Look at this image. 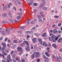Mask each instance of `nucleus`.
I'll use <instances>...</instances> for the list:
<instances>
[{
  "instance_id": "1",
  "label": "nucleus",
  "mask_w": 62,
  "mask_h": 62,
  "mask_svg": "<svg viewBox=\"0 0 62 62\" xmlns=\"http://www.w3.org/2000/svg\"><path fill=\"white\" fill-rule=\"evenodd\" d=\"M35 57H39L40 56V53H39L37 52L35 53Z\"/></svg>"
},
{
  "instance_id": "2",
  "label": "nucleus",
  "mask_w": 62,
  "mask_h": 62,
  "mask_svg": "<svg viewBox=\"0 0 62 62\" xmlns=\"http://www.w3.org/2000/svg\"><path fill=\"white\" fill-rule=\"evenodd\" d=\"M35 53H36V52H34V53L32 54V55L31 56V58L32 59H33L34 58V57H35Z\"/></svg>"
},
{
  "instance_id": "3",
  "label": "nucleus",
  "mask_w": 62,
  "mask_h": 62,
  "mask_svg": "<svg viewBox=\"0 0 62 62\" xmlns=\"http://www.w3.org/2000/svg\"><path fill=\"white\" fill-rule=\"evenodd\" d=\"M25 49L28 52L30 51V47H29V46H27L25 48Z\"/></svg>"
},
{
  "instance_id": "4",
  "label": "nucleus",
  "mask_w": 62,
  "mask_h": 62,
  "mask_svg": "<svg viewBox=\"0 0 62 62\" xmlns=\"http://www.w3.org/2000/svg\"><path fill=\"white\" fill-rule=\"evenodd\" d=\"M24 43H26V45H27V46H29V44L28 43V41H24Z\"/></svg>"
},
{
  "instance_id": "5",
  "label": "nucleus",
  "mask_w": 62,
  "mask_h": 62,
  "mask_svg": "<svg viewBox=\"0 0 62 62\" xmlns=\"http://www.w3.org/2000/svg\"><path fill=\"white\" fill-rule=\"evenodd\" d=\"M58 37H57L55 39V40L54 39H53V40H52L53 42H55L56 40L58 39Z\"/></svg>"
},
{
  "instance_id": "6",
  "label": "nucleus",
  "mask_w": 62,
  "mask_h": 62,
  "mask_svg": "<svg viewBox=\"0 0 62 62\" xmlns=\"http://www.w3.org/2000/svg\"><path fill=\"white\" fill-rule=\"evenodd\" d=\"M46 58V59H45V62H49V58L47 57Z\"/></svg>"
},
{
  "instance_id": "7",
  "label": "nucleus",
  "mask_w": 62,
  "mask_h": 62,
  "mask_svg": "<svg viewBox=\"0 0 62 62\" xmlns=\"http://www.w3.org/2000/svg\"><path fill=\"white\" fill-rule=\"evenodd\" d=\"M52 32L54 33V34H56L57 32V31L56 29H55L54 30L52 31Z\"/></svg>"
},
{
  "instance_id": "8",
  "label": "nucleus",
  "mask_w": 62,
  "mask_h": 62,
  "mask_svg": "<svg viewBox=\"0 0 62 62\" xmlns=\"http://www.w3.org/2000/svg\"><path fill=\"white\" fill-rule=\"evenodd\" d=\"M45 54L47 57H50V55L49 54V53L47 52H45Z\"/></svg>"
},
{
  "instance_id": "9",
  "label": "nucleus",
  "mask_w": 62,
  "mask_h": 62,
  "mask_svg": "<svg viewBox=\"0 0 62 62\" xmlns=\"http://www.w3.org/2000/svg\"><path fill=\"white\" fill-rule=\"evenodd\" d=\"M44 3H43L42 4H41L40 5V8H42V7H43V6H44Z\"/></svg>"
},
{
  "instance_id": "10",
  "label": "nucleus",
  "mask_w": 62,
  "mask_h": 62,
  "mask_svg": "<svg viewBox=\"0 0 62 62\" xmlns=\"http://www.w3.org/2000/svg\"><path fill=\"white\" fill-rule=\"evenodd\" d=\"M62 40V38H61L57 40L58 42V43H60V42H61Z\"/></svg>"
},
{
  "instance_id": "11",
  "label": "nucleus",
  "mask_w": 62,
  "mask_h": 62,
  "mask_svg": "<svg viewBox=\"0 0 62 62\" xmlns=\"http://www.w3.org/2000/svg\"><path fill=\"white\" fill-rule=\"evenodd\" d=\"M47 33H44L43 34H42V36L43 38H44V37H46V34Z\"/></svg>"
},
{
  "instance_id": "12",
  "label": "nucleus",
  "mask_w": 62,
  "mask_h": 62,
  "mask_svg": "<svg viewBox=\"0 0 62 62\" xmlns=\"http://www.w3.org/2000/svg\"><path fill=\"white\" fill-rule=\"evenodd\" d=\"M51 37L53 39H56L57 37L55 35H53L51 36Z\"/></svg>"
},
{
  "instance_id": "13",
  "label": "nucleus",
  "mask_w": 62,
  "mask_h": 62,
  "mask_svg": "<svg viewBox=\"0 0 62 62\" xmlns=\"http://www.w3.org/2000/svg\"><path fill=\"white\" fill-rule=\"evenodd\" d=\"M36 40L37 39H36V38H33L32 40V41H33V42H35Z\"/></svg>"
},
{
  "instance_id": "14",
  "label": "nucleus",
  "mask_w": 62,
  "mask_h": 62,
  "mask_svg": "<svg viewBox=\"0 0 62 62\" xmlns=\"http://www.w3.org/2000/svg\"><path fill=\"white\" fill-rule=\"evenodd\" d=\"M7 62H9V61H10V62H12V59L10 58V59H7Z\"/></svg>"
},
{
  "instance_id": "15",
  "label": "nucleus",
  "mask_w": 62,
  "mask_h": 62,
  "mask_svg": "<svg viewBox=\"0 0 62 62\" xmlns=\"http://www.w3.org/2000/svg\"><path fill=\"white\" fill-rule=\"evenodd\" d=\"M52 46L54 47V48H55L56 49V46H57L56 45V44H52Z\"/></svg>"
},
{
  "instance_id": "16",
  "label": "nucleus",
  "mask_w": 62,
  "mask_h": 62,
  "mask_svg": "<svg viewBox=\"0 0 62 62\" xmlns=\"http://www.w3.org/2000/svg\"><path fill=\"white\" fill-rule=\"evenodd\" d=\"M17 50H19L21 51V50H22V48L21 47H18L17 48Z\"/></svg>"
},
{
  "instance_id": "17",
  "label": "nucleus",
  "mask_w": 62,
  "mask_h": 62,
  "mask_svg": "<svg viewBox=\"0 0 62 62\" xmlns=\"http://www.w3.org/2000/svg\"><path fill=\"white\" fill-rule=\"evenodd\" d=\"M49 39L50 41H53V38L52 37H49Z\"/></svg>"
},
{
  "instance_id": "18",
  "label": "nucleus",
  "mask_w": 62,
  "mask_h": 62,
  "mask_svg": "<svg viewBox=\"0 0 62 62\" xmlns=\"http://www.w3.org/2000/svg\"><path fill=\"white\" fill-rule=\"evenodd\" d=\"M13 42L14 43H17L18 42V41L16 40H13Z\"/></svg>"
},
{
  "instance_id": "19",
  "label": "nucleus",
  "mask_w": 62,
  "mask_h": 62,
  "mask_svg": "<svg viewBox=\"0 0 62 62\" xmlns=\"http://www.w3.org/2000/svg\"><path fill=\"white\" fill-rule=\"evenodd\" d=\"M2 34L3 35H5V34H6L5 31H2Z\"/></svg>"
},
{
  "instance_id": "20",
  "label": "nucleus",
  "mask_w": 62,
  "mask_h": 62,
  "mask_svg": "<svg viewBox=\"0 0 62 62\" xmlns=\"http://www.w3.org/2000/svg\"><path fill=\"white\" fill-rule=\"evenodd\" d=\"M7 58H8L10 59L11 58V57H10V54H9L7 56Z\"/></svg>"
},
{
  "instance_id": "21",
  "label": "nucleus",
  "mask_w": 62,
  "mask_h": 62,
  "mask_svg": "<svg viewBox=\"0 0 62 62\" xmlns=\"http://www.w3.org/2000/svg\"><path fill=\"white\" fill-rule=\"evenodd\" d=\"M6 9H7V7L5 6L3 7V10H6Z\"/></svg>"
},
{
  "instance_id": "22",
  "label": "nucleus",
  "mask_w": 62,
  "mask_h": 62,
  "mask_svg": "<svg viewBox=\"0 0 62 62\" xmlns=\"http://www.w3.org/2000/svg\"><path fill=\"white\" fill-rule=\"evenodd\" d=\"M21 18V16H18L17 17V19L18 20H19Z\"/></svg>"
},
{
  "instance_id": "23",
  "label": "nucleus",
  "mask_w": 62,
  "mask_h": 62,
  "mask_svg": "<svg viewBox=\"0 0 62 62\" xmlns=\"http://www.w3.org/2000/svg\"><path fill=\"white\" fill-rule=\"evenodd\" d=\"M56 58L57 59V61H58V62H59L60 61V60H59V59L58 58V57H56Z\"/></svg>"
},
{
  "instance_id": "24",
  "label": "nucleus",
  "mask_w": 62,
  "mask_h": 62,
  "mask_svg": "<svg viewBox=\"0 0 62 62\" xmlns=\"http://www.w3.org/2000/svg\"><path fill=\"white\" fill-rule=\"evenodd\" d=\"M6 16H7L6 14H3V17H6Z\"/></svg>"
},
{
  "instance_id": "25",
  "label": "nucleus",
  "mask_w": 62,
  "mask_h": 62,
  "mask_svg": "<svg viewBox=\"0 0 62 62\" xmlns=\"http://www.w3.org/2000/svg\"><path fill=\"white\" fill-rule=\"evenodd\" d=\"M58 17H59V16L56 15L55 16H54V18H58Z\"/></svg>"
},
{
  "instance_id": "26",
  "label": "nucleus",
  "mask_w": 62,
  "mask_h": 62,
  "mask_svg": "<svg viewBox=\"0 0 62 62\" xmlns=\"http://www.w3.org/2000/svg\"><path fill=\"white\" fill-rule=\"evenodd\" d=\"M46 44V42H44L42 44V45H43V46H44V45H45Z\"/></svg>"
},
{
  "instance_id": "27",
  "label": "nucleus",
  "mask_w": 62,
  "mask_h": 62,
  "mask_svg": "<svg viewBox=\"0 0 62 62\" xmlns=\"http://www.w3.org/2000/svg\"><path fill=\"white\" fill-rule=\"evenodd\" d=\"M33 5L34 6H36L37 5V3H34L33 4Z\"/></svg>"
},
{
  "instance_id": "28",
  "label": "nucleus",
  "mask_w": 62,
  "mask_h": 62,
  "mask_svg": "<svg viewBox=\"0 0 62 62\" xmlns=\"http://www.w3.org/2000/svg\"><path fill=\"white\" fill-rule=\"evenodd\" d=\"M6 44L5 43H1V44L2 46H3L4 44Z\"/></svg>"
},
{
  "instance_id": "29",
  "label": "nucleus",
  "mask_w": 62,
  "mask_h": 62,
  "mask_svg": "<svg viewBox=\"0 0 62 62\" xmlns=\"http://www.w3.org/2000/svg\"><path fill=\"white\" fill-rule=\"evenodd\" d=\"M21 61L22 62H24L25 61V60L23 59H22L21 60Z\"/></svg>"
},
{
  "instance_id": "30",
  "label": "nucleus",
  "mask_w": 62,
  "mask_h": 62,
  "mask_svg": "<svg viewBox=\"0 0 62 62\" xmlns=\"http://www.w3.org/2000/svg\"><path fill=\"white\" fill-rule=\"evenodd\" d=\"M43 57L44 58H46L47 57H46V56H45V55H43Z\"/></svg>"
},
{
  "instance_id": "31",
  "label": "nucleus",
  "mask_w": 62,
  "mask_h": 62,
  "mask_svg": "<svg viewBox=\"0 0 62 62\" xmlns=\"http://www.w3.org/2000/svg\"><path fill=\"white\" fill-rule=\"evenodd\" d=\"M14 53V51H11L10 53L12 55V54H13Z\"/></svg>"
},
{
  "instance_id": "32",
  "label": "nucleus",
  "mask_w": 62,
  "mask_h": 62,
  "mask_svg": "<svg viewBox=\"0 0 62 62\" xmlns=\"http://www.w3.org/2000/svg\"><path fill=\"white\" fill-rule=\"evenodd\" d=\"M4 48H6V44H5L3 46Z\"/></svg>"
},
{
  "instance_id": "33",
  "label": "nucleus",
  "mask_w": 62,
  "mask_h": 62,
  "mask_svg": "<svg viewBox=\"0 0 62 62\" xmlns=\"http://www.w3.org/2000/svg\"><path fill=\"white\" fill-rule=\"evenodd\" d=\"M31 49H33V48H34V47H33V46L32 45L31 46Z\"/></svg>"
},
{
  "instance_id": "34",
  "label": "nucleus",
  "mask_w": 62,
  "mask_h": 62,
  "mask_svg": "<svg viewBox=\"0 0 62 62\" xmlns=\"http://www.w3.org/2000/svg\"><path fill=\"white\" fill-rule=\"evenodd\" d=\"M37 11V9H34V12H36Z\"/></svg>"
},
{
  "instance_id": "35",
  "label": "nucleus",
  "mask_w": 62,
  "mask_h": 62,
  "mask_svg": "<svg viewBox=\"0 0 62 62\" xmlns=\"http://www.w3.org/2000/svg\"><path fill=\"white\" fill-rule=\"evenodd\" d=\"M10 22L11 23H13V19H11L10 20Z\"/></svg>"
},
{
  "instance_id": "36",
  "label": "nucleus",
  "mask_w": 62,
  "mask_h": 62,
  "mask_svg": "<svg viewBox=\"0 0 62 62\" xmlns=\"http://www.w3.org/2000/svg\"><path fill=\"white\" fill-rule=\"evenodd\" d=\"M26 33L27 34H30V32L28 31H26Z\"/></svg>"
},
{
  "instance_id": "37",
  "label": "nucleus",
  "mask_w": 62,
  "mask_h": 62,
  "mask_svg": "<svg viewBox=\"0 0 62 62\" xmlns=\"http://www.w3.org/2000/svg\"><path fill=\"white\" fill-rule=\"evenodd\" d=\"M20 29H24V27H21L20 28Z\"/></svg>"
},
{
  "instance_id": "38",
  "label": "nucleus",
  "mask_w": 62,
  "mask_h": 62,
  "mask_svg": "<svg viewBox=\"0 0 62 62\" xmlns=\"http://www.w3.org/2000/svg\"><path fill=\"white\" fill-rule=\"evenodd\" d=\"M38 41H39V42H40V41H42V39H38Z\"/></svg>"
},
{
  "instance_id": "39",
  "label": "nucleus",
  "mask_w": 62,
  "mask_h": 62,
  "mask_svg": "<svg viewBox=\"0 0 62 62\" xmlns=\"http://www.w3.org/2000/svg\"><path fill=\"white\" fill-rule=\"evenodd\" d=\"M39 22H42V19H39L38 21Z\"/></svg>"
},
{
  "instance_id": "40",
  "label": "nucleus",
  "mask_w": 62,
  "mask_h": 62,
  "mask_svg": "<svg viewBox=\"0 0 62 62\" xmlns=\"http://www.w3.org/2000/svg\"><path fill=\"white\" fill-rule=\"evenodd\" d=\"M34 35H35V36H38V34L36 33H34Z\"/></svg>"
},
{
  "instance_id": "41",
  "label": "nucleus",
  "mask_w": 62,
  "mask_h": 62,
  "mask_svg": "<svg viewBox=\"0 0 62 62\" xmlns=\"http://www.w3.org/2000/svg\"><path fill=\"white\" fill-rule=\"evenodd\" d=\"M42 1L43 2V3H44V4H45V0H43Z\"/></svg>"
},
{
  "instance_id": "42",
  "label": "nucleus",
  "mask_w": 62,
  "mask_h": 62,
  "mask_svg": "<svg viewBox=\"0 0 62 62\" xmlns=\"http://www.w3.org/2000/svg\"><path fill=\"white\" fill-rule=\"evenodd\" d=\"M40 61V59H39L38 58V59H37V62H39Z\"/></svg>"
},
{
  "instance_id": "43",
  "label": "nucleus",
  "mask_w": 62,
  "mask_h": 62,
  "mask_svg": "<svg viewBox=\"0 0 62 62\" xmlns=\"http://www.w3.org/2000/svg\"><path fill=\"white\" fill-rule=\"evenodd\" d=\"M61 25V23H59L58 24V26H60Z\"/></svg>"
},
{
  "instance_id": "44",
  "label": "nucleus",
  "mask_w": 62,
  "mask_h": 62,
  "mask_svg": "<svg viewBox=\"0 0 62 62\" xmlns=\"http://www.w3.org/2000/svg\"><path fill=\"white\" fill-rule=\"evenodd\" d=\"M13 9H14L15 10H17V9H16V8L15 7H14L13 8Z\"/></svg>"
},
{
  "instance_id": "45",
  "label": "nucleus",
  "mask_w": 62,
  "mask_h": 62,
  "mask_svg": "<svg viewBox=\"0 0 62 62\" xmlns=\"http://www.w3.org/2000/svg\"><path fill=\"white\" fill-rule=\"evenodd\" d=\"M48 46H49L50 47H51V44L50 43H48Z\"/></svg>"
},
{
  "instance_id": "46",
  "label": "nucleus",
  "mask_w": 62,
  "mask_h": 62,
  "mask_svg": "<svg viewBox=\"0 0 62 62\" xmlns=\"http://www.w3.org/2000/svg\"><path fill=\"white\" fill-rule=\"evenodd\" d=\"M18 14H19V15H21L22 16V13L21 12L19 13Z\"/></svg>"
},
{
  "instance_id": "47",
  "label": "nucleus",
  "mask_w": 62,
  "mask_h": 62,
  "mask_svg": "<svg viewBox=\"0 0 62 62\" xmlns=\"http://www.w3.org/2000/svg\"><path fill=\"white\" fill-rule=\"evenodd\" d=\"M2 61L3 62H7V61H5V60H2Z\"/></svg>"
},
{
  "instance_id": "48",
  "label": "nucleus",
  "mask_w": 62,
  "mask_h": 62,
  "mask_svg": "<svg viewBox=\"0 0 62 62\" xmlns=\"http://www.w3.org/2000/svg\"><path fill=\"white\" fill-rule=\"evenodd\" d=\"M38 17L39 19H40L41 18V17L39 16H38Z\"/></svg>"
},
{
  "instance_id": "49",
  "label": "nucleus",
  "mask_w": 62,
  "mask_h": 62,
  "mask_svg": "<svg viewBox=\"0 0 62 62\" xmlns=\"http://www.w3.org/2000/svg\"><path fill=\"white\" fill-rule=\"evenodd\" d=\"M5 52L6 53H8L9 52V51L7 50H5Z\"/></svg>"
},
{
  "instance_id": "50",
  "label": "nucleus",
  "mask_w": 62,
  "mask_h": 62,
  "mask_svg": "<svg viewBox=\"0 0 62 62\" xmlns=\"http://www.w3.org/2000/svg\"><path fill=\"white\" fill-rule=\"evenodd\" d=\"M27 38H29V37H30V35H27Z\"/></svg>"
},
{
  "instance_id": "51",
  "label": "nucleus",
  "mask_w": 62,
  "mask_h": 62,
  "mask_svg": "<svg viewBox=\"0 0 62 62\" xmlns=\"http://www.w3.org/2000/svg\"><path fill=\"white\" fill-rule=\"evenodd\" d=\"M39 43L40 44H42V41H40L39 42Z\"/></svg>"
},
{
  "instance_id": "52",
  "label": "nucleus",
  "mask_w": 62,
  "mask_h": 62,
  "mask_svg": "<svg viewBox=\"0 0 62 62\" xmlns=\"http://www.w3.org/2000/svg\"><path fill=\"white\" fill-rule=\"evenodd\" d=\"M3 54H4L5 55H8V54H6V53H4Z\"/></svg>"
},
{
  "instance_id": "53",
  "label": "nucleus",
  "mask_w": 62,
  "mask_h": 62,
  "mask_svg": "<svg viewBox=\"0 0 62 62\" xmlns=\"http://www.w3.org/2000/svg\"><path fill=\"white\" fill-rule=\"evenodd\" d=\"M8 42L9 43H10V42H11L10 40V39H9L8 40Z\"/></svg>"
},
{
  "instance_id": "54",
  "label": "nucleus",
  "mask_w": 62,
  "mask_h": 62,
  "mask_svg": "<svg viewBox=\"0 0 62 62\" xmlns=\"http://www.w3.org/2000/svg\"><path fill=\"white\" fill-rule=\"evenodd\" d=\"M17 2L18 4H21V2H20L19 1H18Z\"/></svg>"
},
{
  "instance_id": "55",
  "label": "nucleus",
  "mask_w": 62,
  "mask_h": 62,
  "mask_svg": "<svg viewBox=\"0 0 62 62\" xmlns=\"http://www.w3.org/2000/svg\"><path fill=\"white\" fill-rule=\"evenodd\" d=\"M6 31H5L6 32H7V31H8V28L6 29Z\"/></svg>"
},
{
  "instance_id": "56",
  "label": "nucleus",
  "mask_w": 62,
  "mask_h": 62,
  "mask_svg": "<svg viewBox=\"0 0 62 62\" xmlns=\"http://www.w3.org/2000/svg\"><path fill=\"white\" fill-rule=\"evenodd\" d=\"M59 59L61 60L62 59V58H61V56H59Z\"/></svg>"
},
{
  "instance_id": "57",
  "label": "nucleus",
  "mask_w": 62,
  "mask_h": 62,
  "mask_svg": "<svg viewBox=\"0 0 62 62\" xmlns=\"http://www.w3.org/2000/svg\"><path fill=\"white\" fill-rule=\"evenodd\" d=\"M27 24L28 25V24H29V22H28L27 23Z\"/></svg>"
},
{
  "instance_id": "58",
  "label": "nucleus",
  "mask_w": 62,
  "mask_h": 62,
  "mask_svg": "<svg viewBox=\"0 0 62 62\" xmlns=\"http://www.w3.org/2000/svg\"><path fill=\"white\" fill-rule=\"evenodd\" d=\"M59 22V20H58L55 22V23H57Z\"/></svg>"
},
{
  "instance_id": "59",
  "label": "nucleus",
  "mask_w": 62,
  "mask_h": 62,
  "mask_svg": "<svg viewBox=\"0 0 62 62\" xmlns=\"http://www.w3.org/2000/svg\"><path fill=\"white\" fill-rule=\"evenodd\" d=\"M28 4H29V5H31L32 4V3L31 2H30L28 3Z\"/></svg>"
},
{
  "instance_id": "60",
  "label": "nucleus",
  "mask_w": 62,
  "mask_h": 62,
  "mask_svg": "<svg viewBox=\"0 0 62 62\" xmlns=\"http://www.w3.org/2000/svg\"><path fill=\"white\" fill-rule=\"evenodd\" d=\"M5 48L4 47H2V51H4V50H5Z\"/></svg>"
},
{
  "instance_id": "61",
  "label": "nucleus",
  "mask_w": 62,
  "mask_h": 62,
  "mask_svg": "<svg viewBox=\"0 0 62 62\" xmlns=\"http://www.w3.org/2000/svg\"><path fill=\"white\" fill-rule=\"evenodd\" d=\"M43 9L44 10H46V8L45 7H43Z\"/></svg>"
},
{
  "instance_id": "62",
  "label": "nucleus",
  "mask_w": 62,
  "mask_h": 62,
  "mask_svg": "<svg viewBox=\"0 0 62 62\" xmlns=\"http://www.w3.org/2000/svg\"><path fill=\"white\" fill-rule=\"evenodd\" d=\"M35 29V27H33V28H32V29L33 30H34V29Z\"/></svg>"
},
{
  "instance_id": "63",
  "label": "nucleus",
  "mask_w": 62,
  "mask_h": 62,
  "mask_svg": "<svg viewBox=\"0 0 62 62\" xmlns=\"http://www.w3.org/2000/svg\"><path fill=\"white\" fill-rule=\"evenodd\" d=\"M3 39V38L2 37L0 38V40H2Z\"/></svg>"
},
{
  "instance_id": "64",
  "label": "nucleus",
  "mask_w": 62,
  "mask_h": 62,
  "mask_svg": "<svg viewBox=\"0 0 62 62\" xmlns=\"http://www.w3.org/2000/svg\"><path fill=\"white\" fill-rule=\"evenodd\" d=\"M2 23H4V24L6 23V22H5V21H3V22H2Z\"/></svg>"
}]
</instances>
